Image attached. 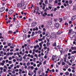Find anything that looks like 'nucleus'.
<instances>
[{"instance_id": "f8f14e48", "label": "nucleus", "mask_w": 76, "mask_h": 76, "mask_svg": "<svg viewBox=\"0 0 76 76\" xmlns=\"http://www.w3.org/2000/svg\"><path fill=\"white\" fill-rule=\"evenodd\" d=\"M62 33V32L61 31H59L57 32V34L58 35H60V34H61Z\"/></svg>"}, {"instance_id": "2eb2a0df", "label": "nucleus", "mask_w": 76, "mask_h": 76, "mask_svg": "<svg viewBox=\"0 0 76 76\" xmlns=\"http://www.w3.org/2000/svg\"><path fill=\"white\" fill-rule=\"evenodd\" d=\"M56 45H57L56 44V42H54L53 43V47H56Z\"/></svg>"}, {"instance_id": "7ed1b4c3", "label": "nucleus", "mask_w": 76, "mask_h": 76, "mask_svg": "<svg viewBox=\"0 0 76 76\" xmlns=\"http://www.w3.org/2000/svg\"><path fill=\"white\" fill-rule=\"evenodd\" d=\"M54 26H55L56 28H58L60 26V24L58 23H56L55 24Z\"/></svg>"}, {"instance_id": "72a5a7b5", "label": "nucleus", "mask_w": 76, "mask_h": 76, "mask_svg": "<svg viewBox=\"0 0 76 76\" xmlns=\"http://www.w3.org/2000/svg\"><path fill=\"white\" fill-rule=\"evenodd\" d=\"M38 33L39 34H41V33H42V31H41V30H39Z\"/></svg>"}, {"instance_id": "e2e57ef3", "label": "nucleus", "mask_w": 76, "mask_h": 76, "mask_svg": "<svg viewBox=\"0 0 76 76\" xmlns=\"http://www.w3.org/2000/svg\"><path fill=\"white\" fill-rule=\"evenodd\" d=\"M43 31H44V32H45V31H46V29H45V28H44L43 29Z\"/></svg>"}, {"instance_id": "4468645a", "label": "nucleus", "mask_w": 76, "mask_h": 76, "mask_svg": "<svg viewBox=\"0 0 76 76\" xmlns=\"http://www.w3.org/2000/svg\"><path fill=\"white\" fill-rule=\"evenodd\" d=\"M56 58V56H53L52 57V59L53 60V61H54V60L55 58Z\"/></svg>"}, {"instance_id": "79ce46f5", "label": "nucleus", "mask_w": 76, "mask_h": 76, "mask_svg": "<svg viewBox=\"0 0 76 76\" xmlns=\"http://www.w3.org/2000/svg\"><path fill=\"white\" fill-rule=\"evenodd\" d=\"M4 68H5L6 69H7V67L6 66V65H4Z\"/></svg>"}, {"instance_id": "13d9d810", "label": "nucleus", "mask_w": 76, "mask_h": 76, "mask_svg": "<svg viewBox=\"0 0 76 76\" xmlns=\"http://www.w3.org/2000/svg\"><path fill=\"white\" fill-rule=\"evenodd\" d=\"M31 58H34V56L32 55H31L30 56Z\"/></svg>"}, {"instance_id": "423d86ee", "label": "nucleus", "mask_w": 76, "mask_h": 76, "mask_svg": "<svg viewBox=\"0 0 76 76\" xmlns=\"http://www.w3.org/2000/svg\"><path fill=\"white\" fill-rule=\"evenodd\" d=\"M39 45H40V47L38 48V50H41V48H42V46L41 43H39Z\"/></svg>"}, {"instance_id": "a19ab883", "label": "nucleus", "mask_w": 76, "mask_h": 76, "mask_svg": "<svg viewBox=\"0 0 76 76\" xmlns=\"http://www.w3.org/2000/svg\"><path fill=\"white\" fill-rule=\"evenodd\" d=\"M0 63H1V66H4V63L0 62Z\"/></svg>"}, {"instance_id": "de8ad7c7", "label": "nucleus", "mask_w": 76, "mask_h": 76, "mask_svg": "<svg viewBox=\"0 0 76 76\" xmlns=\"http://www.w3.org/2000/svg\"><path fill=\"white\" fill-rule=\"evenodd\" d=\"M8 46L10 47L11 45V43H8Z\"/></svg>"}, {"instance_id": "09e8293b", "label": "nucleus", "mask_w": 76, "mask_h": 76, "mask_svg": "<svg viewBox=\"0 0 76 76\" xmlns=\"http://www.w3.org/2000/svg\"><path fill=\"white\" fill-rule=\"evenodd\" d=\"M34 70H35L36 71H37L38 70V68L37 67H36L35 69H34Z\"/></svg>"}, {"instance_id": "412c9836", "label": "nucleus", "mask_w": 76, "mask_h": 76, "mask_svg": "<svg viewBox=\"0 0 76 76\" xmlns=\"http://www.w3.org/2000/svg\"><path fill=\"white\" fill-rule=\"evenodd\" d=\"M21 4H22H22H23L25 3V2H24V1L23 0H22L21 1Z\"/></svg>"}, {"instance_id": "f704fd0d", "label": "nucleus", "mask_w": 76, "mask_h": 76, "mask_svg": "<svg viewBox=\"0 0 76 76\" xmlns=\"http://www.w3.org/2000/svg\"><path fill=\"white\" fill-rule=\"evenodd\" d=\"M72 0H70L69 1V4H72Z\"/></svg>"}, {"instance_id": "6ab92c4d", "label": "nucleus", "mask_w": 76, "mask_h": 76, "mask_svg": "<svg viewBox=\"0 0 76 76\" xmlns=\"http://www.w3.org/2000/svg\"><path fill=\"white\" fill-rule=\"evenodd\" d=\"M60 59V58L59 57H57L56 58V61H59Z\"/></svg>"}, {"instance_id": "5701e85b", "label": "nucleus", "mask_w": 76, "mask_h": 76, "mask_svg": "<svg viewBox=\"0 0 76 76\" xmlns=\"http://www.w3.org/2000/svg\"><path fill=\"white\" fill-rule=\"evenodd\" d=\"M71 59H72L73 60H75V57L74 56H71Z\"/></svg>"}, {"instance_id": "a18cd8bd", "label": "nucleus", "mask_w": 76, "mask_h": 76, "mask_svg": "<svg viewBox=\"0 0 76 76\" xmlns=\"http://www.w3.org/2000/svg\"><path fill=\"white\" fill-rule=\"evenodd\" d=\"M11 44H12V46L14 47H15V46H16V45L13 44V43H12Z\"/></svg>"}, {"instance_id": "e433bc0d", "label": "nucleus", "mask_w": 76, "mask_h": 76, "mask_svg": "<svg viewBox=\"0 0 76 76\" xmlns=\"http://www.w3.org/2000/svg\"><path fill=\"white\" fill-rule=\"evenodd\" d=\"M66 58H64V62H66Z\"/></svg>"}, {"instance_id": "393cba45", "label": "nucleus", "mask_w": 76, "mask_h": 76, "mask_svg": "<svg viewBox=\"0 0 76 76\" xmlns=\"http://www.w3.org/2000/svg\"><path fill=\"white\" fill-rule=\"evenodd\" d=\"M34 35H35V32H33L31 34V37H34Z\"/></svg>"}, {"instance_id": "dca6fc26", "label": "nucleus", "mask_w": 76, "mask_h": 76, "mask_svg": "<svg viewBox=\"0 0 76 76\" xmlns=\"http://www.w3.org/2000/svg\"><path fill=\"white\" fill-rule=\"evenodd\" d=\"M65 75L66 76H68L69 75V72H65Z\"/></svg>"}, {"instance_id": "cd10ccee", "label": "nucleus", "mask_w": 76, "mask_h": 76, "mask_svg": "<svg viewBox=\"0 0 76 76\" xmlns=\"http://www.w3.org/2000/svg\"><path fill=\"white\" fill-rule=\"evenodd\" d=\"M11 22V20H9L8 21H7L6 22V23L7 24H8L9 23H10Z\"/></svg>"}, {"instance_id": "473e14b6", "label": "nucleus", "mask_w": 76, "mask_h": 76, "mask_svg": "<svg viewBox=\"0 0 76 76\" xmlns=\"http://www.w3.org/2000/svg\"><path fill=\"white\" fill-rule=\"evenodd\" d=\"M27 65L28 66H29L30 65V62H28L27 63Z\"/></svg>"}, {"instance_id": "58836bf2", "label": "nucleus", "mask_w": 76, "mask_h": 76, "mask_svg": "<svg viewBox=\"0 0 76 76\" xmlns=\"http://www.w3.org/2000/svg\"><path fill=\"white\" fill-rule=\"evenodd\" d=\"M38 40L39 41V42L42 41V39H38Z\"/></svg>"}, {"instance_id": "a211bd4d", "label": "nucleus", "mask_w": 76, "mask_h": 76, "mask_svg": "<svg viewBox=\"0 0 76 76\" xmlns=\"http://www.w3.org/2000/svg\"><path fill=\"white\" fill-rule=\"evenodd\" d=\"M76 53V51H74L72 52L71 53L72 54H75Z\"/></svg>"}, {"instance_id": "aec40b11", "label": "nucleus", "mask_w": 76, "mask_h": 76, "mask_svg": "<svg viewBox=\"0 0 76 76\" xmlns=\"http://www.w3.org/2000/svg\"><path fill=\"white\" fill-rule=\"evenodd\" d=\"M72 32V30H69L68 34H71Z\"/></svg>"}, {"instance_id": "ea45409f", "label": "nucleus", "mask_w": 76, "mask_h": 76, "mask_svg": "<svg viewBox=\"0 0 76 76\" xmlns=\"http://www.w3.org/2000/svg\"><path fill=\"white\" fill-rule=\"evenodd\" d=\"M34 72L35 73L34 74L35 75H37V71H36L35 70H34Z\"/></svg>"}, {"instance_id": "0eeeda50", "label": "nucleus", "mask_w": 76, "mask_h": 76, "mask_svg": "<svg viewBox=\"0 0 76 76\" xmlns=\"http://www.w3.org/2000/svg\"><path fill=\"white\" fill-rule=\"evenodd\" d=\"M60 48V46L58 45L57 46L55 47L54 48V49H55V50H58V49H59V48Z\"/></svg>"}, {"instance_id": "c9c22d12", "label": "nucleus", "mask_w": 76, "mask_h": 76, "mask_svg": "<svg viewBox=\"0 0 76 76\" xmlns=\"http://www.w3.org/2000/svg\"><path fill=\"white\" fill-rule=\"evenodd\" d=\"M45 4H48V0H45Z\"/></svg>"}, {"instance_id": "f257e3e1", "label": "nucleus", "mask_w": 76, "mask_h": 76, "mask_svg": "<svg viewBox=\"0 0 76 76\" xmlns=\"http://www.w3.org/2000/svg\"><path fill=\"white\" fill-rule=\"evenodd\" d=\"M69 1H65V2L64 4V6L65 7H66L67 6H69Z\"/></svg>"}, {"instance_id": "9b49d317", "label": "nucleus", "mask_w": 76, "mask_h": 76, "mask_svg": "<svg viewBox=\"0 0 76 76\" xmlns=\"http://www.w3.org/2000/svg\"><path fill=\"white\" fill-rule=\"evenodd\" d=\"M76 18V15H75L74 16H72V18H71L72 20H75V19Z\"/></svg>"}, {"instance_id": "c85d7f7f", "label": "nucleus", "mask_w": 76, "mask_h": 76, "mask_svg": "<svg viewBox=\"0 0 76 76\" xmlns=\"http://www.w3.org/2000/svg\"><path fill=\"white\" fill-rule=\"evenodd\" d=\"M8 33L9 34H12V33H13V31H8Z\"/></svg>"}, {"instance_id": "bf43d9fd", "label": "nucleus", "mask_w": 76, "mask_h": 76, "mask_svg": "<svg viewBox=\"0 0 76 76\" xmlns=\"http://www.w3.org/2000/svg\"><path fill=\"white\" fill-rule=\"evenodd\" d=\"M18 23H19V21H18V20H17V21L15 22V23L16 24H18Z\"/></svg>"}, {"instance_id": "3c124183", "label": "nucleus", "mask_w": 76, "mask_h": 76, "mask_svg": "<svg viewBox=\"0 0 76 76\" xmlns=\"http://www.w3.org/2000/svg\"><path fill=\"white\" fill-rule=\"evenodd\" d=\"M22 57H21V58H20L19 60L20 61H22Z\"/></svg>"}, {"instance_id": "20e7f679", "label": "nucleus", "mask_w": 76, "mask_h": 76, "mask_svg": "<svg viewBox=\"0 0 76 76\" xmlns=\"http://www.w3.org/2000/svg\"><path fill=\"white\" fill-rule=\"evenodd\" d=\"M13 12H14V11H13V10H10L8 12V14L9 15H12V13H13Z\"/></svg>"}, {"instance_id": "338daca9", "label": "nucleus", "mask_w": 76, "mask_h": 76, "mask_svg": "<svg viewBox=\"0 0 76 76\" xmlns=\"http://www.w3.org/2000/svg\"><path fill=\"white\" fill-rule=\"evenodd\" d=\"M37 56V54H34V57H36L37 58H38V56Z\"/></svg>"}, {"instance_id": "0e129e2a", "label": "nucleus", "mask_w": 76, "mask_h": 76, "mask_svg": "<svg viewBox=\"0 0 76 76\" xmlns=\"http://www.w3.org/2000/svg\"><path fill=\"white\" fill-rule=\"evenodd\" d=\"M10 53L9 52H7V56H10Z\"/></svg>"}, {"instance_id": "4c0bfd02", "label": "nucleus", "mask_w": 76, "mask_h": 76, "mask_svg": "<svg viewBox=\"0 0 76 76\" xmlns=\"http://www.w3.org/2000/svg\"><path fill=\"white\" fill-rule=\"evenodd\" d=\"M33 61H34V62H35V60H36V58H33Z\"/></svg>"}, {"instance_id": "680f3d73", "label": "nucleus", "mask_w": 76, "mask_h": 76, "mask_svg": "<svg viewBox=\"0 0 76 76\" xmlns=\"http://www.w3.org/2000/svg\"><path fill=\"white\" fill-rule=\"evenodd\" d=\"M8 63L9 64H12V61H10Z\"/></svg>"}, {"instance_id": "b1692460", "label": "nucleus", "mask_w": 76, "mask_h": 76, "mask_svg": "<svg viewBox=\"0 0 76 76\" xmlns=\"http://www.w3.org/2000/svg\"><path fill=\"white\" fill-rule=\"evenodd\" d=\"M59 51L61 52V53L62 51H63V48H59Z\"/></svg>"}, {"instance_id": "49530a36", "label": "nucleus", "mask_w": 76, "mask_h": 76, "mask_svg": "<svg viewBox=\"0 0 76 76\" xmlns=\"http://www.w3.org/2000/svg\"><path fill=\"white\" fill-rule=\"evenodd\" d=\"M45 36H43V37L42 38V40H44V39H45Z\"/></svg>"}, {"instance_id": "37998d69", "label": "nucleus", "mask_w": 76, "mask_h": 76, "mask_svg": "<svg viewBox=\"0 0 76 76\" xmlns=\"http://www.w3.org/2000/svg\"><path fill=\"white\" fill-rule=\"evenodd\" d=\"M56 10H57V9L56 8H55L53 10L54 12H56Z\"/></svg>"}, {"instance_id": "774afa93", "label": "nucleus", "mask_w": 76, "mask_h": 76, "mask_svg": "<svg viewBox=\"0 0 76 76\" xmlns=\"http://www.w3.org/2000/svg\"><path fill=\"white\" fill-rule=\"evenodd\" d=\"M16 67H17V68L18 69H19V68L20 67V66L19 65H17Z\"/></svg>"}, {"instance_id": "052dcab7", "label": "nucleus", "mask_w": 76, "mask_h": 76, "mask_svg": "<svg viewBox=\"0 0 76 76\" xmlns=\"http://www.w3.org/2000/svg\"><path fill=\"white\" fill-rule=\"evenodd\" d=\"M68 70L69 72H71L72 71V70L70 69V68H69L68 69Z\"/></svg>"}, {"instance_id": "c756f323", "label": "nucleus", "mask_w": 76, "mask_h": 76, "mask_svg": "<svg viewBox=\"0 0 76 76\" xmlns=\"http://www.w3.org/2000/svg\"><path fill=\"white\" fill-rule=\"evenodd\" d=\"M30 68L32 70H33V69H34V67L33 66H31L30 67Z\"/></svg>"}, {"instance_id": "603ef678", "label": "nucleus", "mask_w": 76, "mask_h": 76, "mask_svg": "<svg viewBox=\"0 0 76 76\" xmlns=\"http://www.w3.org/2000/svg\"><path fill=\"white\" fill-rule=\"evenodd\" d=\"M58 6H60V5H61V2L58 3Z\"/></svg>"}, {"instance_id": "9d476101", "label": "nucleus", "mask_w": 76, "mask_h": 76, "mask_svg": "<svg viewBox=\"0 0 76 76\" xmlns=\"http://www.w3.org/2000/svg\"><path fill=\"white\" fill-rule=\"evenodd\" d=\"M71 48L72 50H76V47H73L72 46L71 47Z\"/></svg>"}, {"instance_id": "39448f33", "label": "nucleus", "mask_w": 76, "mask_h": 76, "mask_svg": "<svg viewBox=\"0 0 76 76\" xmlns=\"http://www.w3.org/2000/svg\"><path fill=\"white\" fill-rule=\"evenodd\" d=\"M37 25V23L36 22H33L31 24V26H32L34 27L36 25Z\"/></svg>"}, {"instance_id": "5fc2aeb1", "label": "nucleus", "mask_w": 76, "mask_h": 76, "mask_svg": "<svg viewBox=\"0 0 76 76\" xmlns=\"http://www.w3.org/2000/svg\"><path fill=\"white\" fill-rule=\"evenodd\" d=\"M74 60H73V59H71L70 60V62H71V63H73H73H72V61H74Z\"/></svg>"}, {"instance_id": "ddd939ff", "label": "nucleus", "mask_w": 76, "mask_h": 76, "mask_svg": "<svg viewBox=\"0 0 76 76\" xmlns=\"http://www.w3.org/2000/svg\"><path fill=\"white\" fill-rule=\"evenodd\" d=\"M48 24L49 25H52V21H48Z\"/></svg>"}, {"instance_id": "6e6d98bb", "label": "nucleus", "mask_w": 76, "mask_h": 76, "mask_svg": "<svg viewBox=\"0 0 76 76\" xmlns=\"http://www.w3.org/2000/svg\"><path fill=\"white\" fill-rule=\"evenodd\" d=\"M15 72H19V69H16L15 70Z\"/></svg>"}, {"instance_id": "1a4fd4ad", "label": "nucleus", "mask_w": 76, "mask_h": 76, "mask_svg": "<svg viewBox=\"0 0 76 76\" xmlns=\"http://www.w3.org/2000/svg\"><path fill=\"white\" fill-rule=\"evenodd\" d=\"M54 34L52 33L50 35V38L51 39H53V38H54Z\"/></svg>"}, {"instance_id": "2f4dec72", "label": "nucleus", "mask_w": 76, "mask_h": 76, "mask_svg": "<svg viewBox=\"0 0 76 76\" xmlns=\"http://www.w3.org/2000/svg\"><path fill=\"white\" fill-rule=\"evenodd\" d=\"M57 3H58V1H57V0H55V1L54 4H57Z\"/></svg>"}, {"instance_id": "6e6552de", "label": "nucleus", "mask_w": 76, "mask_h": 76, "mask_svg": "<svg viewBox=\"0 0 76 76\" xmlns=\"http://www.w3.org/2000/svg\"><path fill=\"white\" fill-rule=\"evenodd\" d=\"M22 6V4H21V3H19L18 4V7L19 8H20Z\"/></svg>"}, {"instance_id": "7c9ffc66", "label": "nucleus", "mask_w": 76, "mask_h": 76, "mask_svg": "<svg viewBox=\"0 0 76 76\" xmlns=\"http://www.w3.org/2000/svg\"><path fill=\"white\" fill-rule=\"evenodd\" d=\"M62 20H63V19L60 18H59V22H62V21H63Z\"/></svg>"}, {"instance_id": "f03ea898", "label": "nucleus", "mask_w": 76, "mask_h": 76, "mask_svg": "<svg viewBox=\"0 0 76 76\" xmlns=\"http://www.w3.org/2000/svg\"><path fill=\"white\" fill-rule=\"evenodd\" d=\"M5 10V7H1L0 9V12H4Z\"/></svg>"}, {"instance_id": "f3484780", "label": "nucleus", "mask_w": 76, "mask_h": 76, "mask_svg": "<svg viewBox=\"0 0 76 76\" xmlns=\"http://www.w3.org/2000/svg\"><path fill=\"white\" fill-rule=\"evenodd\" d=\"M36 49H34L32 50V51H33V55H34L35 54V51Z\"/></svg>"}, {"instance_id": "c03bdc74", "label": "nucleus", "mask_w": 76, "mask_h": 76, "mask_svg": "<svg viewBox=\"0 0 76 76\" xmlns=\"http://www.w3.org/2000/svg\"><path fill=\"white\" fill-rule=\"evenodd\" d=\"M6 69L5 68H4L3 69V72H6Z\"/></svg>"}, {"instance_id": "4d7b16f0", "label": "nucleus", "mask_w": 76, "mask_h": 76, "mask_svg": "<svg viewBox=\"0 0 76 76\" xmlns=\"http://www.w3.org/2000/svg\"><path fill=\"white\" fill-rule=\"evenodd\" d=\"M46 40H47L48 42H50V39H48V38H46Z\"/></svg>"}, {"instance_id": "8fccbe9b", "label": "nucleus", "mask_w": 76, "mask_h": 76, "mask_svg": "<svg viewBox=\"0 0 76 76\" xmlns=\"http://www.w3.org/2000/svg\"><path fill=\"white\" fill-rule=\"evenodd\" d=\"M42 34L43 35H45V31H44V32H42Z\"/></svg>"}, {"instance_id": "4be33fe9", "label": "nucleus", "mask_w": 76, "mask_h": 76, "mask_svg": "<svg viewBox=\"0 0 76 76\" xmlns=\"http://www.w3.org/2000/svg\"><path fill=\"white\" fill-rule=\"evenodd\" d=\"M20 25V24H18V25H17L16 26V28H19V27H20V26H19Z\"/></svg>"}, {"instance_id": "69168bd1", "label": "nucleus", "mask_w": 76, "mask_h": 76, "mask_svg": "<svg viewBox=\"0 0 76 76\" xmlns=\"http://www.w3.org/2000/svg\"><path fill=\"white\" fill-rule=\"evenodd\" d=\"M13 66H14V64H12V65H10V66L11 67H13Z\"/></svg>"}, {"instance_id": "bb28decb", "label": "nucleus", "mask_w": 76, "mask_h": 76, "mask_svg": "<svg viewBox=\"0 0 76 76\" xmlns=\"http://www.w3.org/2000/svg\"><path fill=\"white\" fill-rule=\"evenodd\" d=\"M65 64H66V63H65V62H64L63 61L62 62V66L65 65Z\"/></svg>"}, {"instance_id": "a878e982", "label": "nucleus", "mask_w": 76, "mask_h": 76, "mask_svg": "<svg viewBox=\"0 0 76 76\" xmlns=\"http://www.w3.org/2000/svg\"><path fill=\"white\" fill-rule=\"evenodd\" d=\"M47 47H49V45H50V43L48 42H47Z\"/></svg>"}, {"instance_id": "864d4df0", "label": "nucleus", "mask_w": 76, "mask_h": 76, "mask_svg": "<svg viewBox=\"0 0 76 76\" xmlns=\"http://www.w3.org/2000/svg\"><path fill=\"white\" fill-rule=\"evenodd\" d=\"M35 29L36 31H38V27H37V26H36L35 27Z\"/></svg>"}]
</instances>
